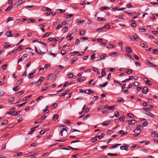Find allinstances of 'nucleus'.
<instances>
[{
  "label": "nucleus",
  "mask_w": 158,
  "mask_h": 158,
  "mask_svg": "<svg viewBox=\"0 0 158 158\" xmlns=\"http://www.w3.org/2000/svg\"><path fill=\"white\" fill-rule=\"evenodd\" d=\"M145 82L146 83V84L147 85H150L152 84V82L151 81L149 80H147L146 81H145Z\"/></svg>",
  "instance_id": "24"
},
{
  "label": "nucleus",
  "mask_w": 158,
  "mask_h": 158,
  "mask_svg": "<svg viewBox=\"0 0 158 158\" xmlns=\"http://www.w3.org/2000/svg\"><path fill=\"white\" fill-rule=\"evenodd\" d=\"M105 70L106 69H102L101 74L103 76H105L106 74V73L105 72Z\"/></svg>",
  "instance_id": "29"
},
{
  "label": "nucleus",
  "mask_w": 158,
  "mask_h": 158,
  "mask_svg": "<svg viewBox=\"0 0 158 158\" xmlns=\"http://www.w3.org/2000/svg\"><path fill=\"white\" fill-rule=\"evenodd\" d=\"M12 33V31H9L8 32H7L6 34V35H7L8 37H12L13 36V35L11 34Z\"/></svg>",
  "instance_id": "12"
},
{
  "label": "nucleus",
  "mask_w": 158,
  "mask_h": 158,
  "mask_svg": "<svg viewBox=\"0 0 158 158\" xmlns=\"http://www.w3.org/2000/svg\"><path fill=\"white\" fill-rule=\"evenodd\" d=\"M125 116H123L122 117H119V119L120 121H124L125 120Z\"/></svg>",
  "instance_id": "43"
},
{
  "label": "nucleus",
  "mask_w": 158,
  "mask_h": 158,
  "mask_svg": "<svg viewBox=\"0 0 158 158\" xmlns=\"http://www.w3.org/2000/svg\"><path fill=\"white\" fill-rule=\"evenodd\" d=\"M66 53V51L65 50L63 49L61 50V54L62 55H64Z\"/></svg>",
  "instance_id": "49"
},
{
  "label": "nucleus",
  "mask_w": 158,
  "mask_h": 158,
  "mask_svg": "<svg viewBox=\"0 0 158 158\" xmlns=\"http://www.w3.org/2000/svg\"><path fill=\"white\" fill-rule=\"evenodd\" d=\"M34 131V130L31 129V130L29 131H28V135H29L31 134Z\"/></svg>",
  "instance_id": "56"
},
{
  "label": "nucleus",
  "mask_w": 158,
  "mask_h": 158,
  "mask_svg": "<svg viewBox=\"0 0 158 158\" xmlns=\"http://www.w3.org/2000/svg\"><path fill=\"white\" fill-rule=\"evenodd\" d=\"M143 126L141 124L139 125L138 127H137L136 128L134 129L133 130V132L135 133H136V131H139L140 130V128L141 127L143 128Z\"/></svg>",
  "instance_id": "7"
},
{
  "label": "nucleus",
  "mask_w": 158,
  "mask_h": 158,
  "mask_svg": "<svg viewBox=\"0 0 158 158\" xmlns=\"http://www.w3.org/2000/svg\"><path fill=\"white\" fill-rule=\"evenodd\" d=\"M139 85V83L136 81H135L133 84V85L135 86H138Z\"/></svg>",
  "instance_id": "47"
},
{
  "label": "nucleus",
  "mask_w": 158,
  "mask_h": 158,
  "mask_svg": "<svg viewBox=\"0 0 158 158\" xmlns=\"http://www.w3.org/2000/svg\"><path fill=\"white\" fill-rule=\"evenodd\" d=\"M23 80V79L22 78H21L17 82L16 84L19 85L20 84L22 83Z\"/></svg>",
  "instance_id": "42"
},
{
  "label": "nucleus",
  "mask_w": 158,
  "mask_h": 158,
  "mask_svg": "<svg viewBox=\"0 0 158 158\" xmlns=\"http://www.w3.org/2000/svg\"><path fill=\"white\" fill-rule=\"evenodd\" d=\"M127 116L131 118H133L134 117V115L131 113H129L127 114Z\"/></svg>",
  "instance_id": "33"
},
{
  "label": "nucleus",
  "mask_w": 158,
  "mask_h": 158,
  "mask_svg": "<svg viewBox=\"0 0 158 158\" xmlns=\"http://www.w3.org/2000/svg\"><path fill=\"white\" fill-rule=\"evenodd\" d=\"M51 34V32H47L44 34L42 37V38H44L47 37L49 36L50 34Z\"/></svg>",
  "instance_id": "18"
},
{
  "label": "nucleus",
  "mask_w": 158,
  "mask_h": 158,
  "mask_svg": "<svg viewBox=\"0 0 158 158\" xmlns=\"http://www.w3.org/2000/svg\"><path fill=\"white\" fill-rule=\"evenodd\" d=\"M73 34V33H72L71 34H69V35L66 36V38L68 39L67 40L68 41L71 40L73 39V37L71 36Z\"/></svg>",
  "instance_id": "10"
},
{
  "label": "nucleus",
  "mask_w": 158,
  "mask_h": 158,
  "mask_svg": "<svg viewBox=\"0 0 158 158\" xmlns=\"http://www.w3.org/2000/svg\"><path fill=\"white\" fill-rule=\"evenodd\" d=\"M7 64H5L2 66V69L3 70L6 69L7 68Z\"/></svg>",
  "instance_id": "55"
},
{
  "label": "nucleus",
  "mask_w": 158,
  "mask_h": 158,
  "mask_svg": "<svg viewBox=\"0 0 158 158\" xmlns=\"http://www.w3.org/2000/svg\"><path fill=\"white\" fill-rule=\"evenodd\" d=\"M76 52H76V54H77V55L78 56H82L83 55L84 53V52H81V53H80L79 52L76 51Z\"/></svg>",
  "instance_id": "28"
},
{
  "label": "nucleus",
  "mask_w": 158,
  "mask_h": 158,
  "mask_svg": "<svg viewBox=\"0 0 158 158\" xmlns=\"http://www.w3.org/2000/svg\"><path fill=\"white\" fill-rule=\"evenodd\" d=\"M43 112L44 113L46 112V113H47L49 112V110L48 109L46 108L45 109H44L43 110Z\"/></svg>",
  "instance_id": "60"
},
{
  "label": "nucleus",
  "mask_w": 158,
  "mask_h": 158,
  "mask_svg": "<svg viewBox=\"0 0 158 158\" xmlns=\"http://www.w3.org/2000/svg\"><path fill=\"white\" fill-rule=\"evenodd\" d=\"M63 26V25L61 24H59L57 26L56 28V30H57L59 29L60 28H61Z\"/></svg>",
  "instance_id": "46"
},
{
  "label": "nucleus",
  "mask_w": 158,
  "mask_h": 158,
  "mask_svg": "<svg viewBox=\"0 0 158 158\" xmlns=\"http://www.w3.org/2000/svg\"><path fill=\"white\" fill-rule=\"evenodd\" d=\"M77 58L76 57H74L73 60H72L71 62V64H73L77 60Z\"/></svg>",
  "instance_id": "48"
},
{
  "label": "nucleus",
  "mask_w": 158,
  "mask_h": 158,
  "mask_svg": "<svg viewBox=\"0 0 158 158\" xmlns=\"http://www.w3.org/2000/svg\"><path fill=\"white\" fill-rule=\"evenodd\" d=\"M114 115L115 116L117 117H118V116L119 115V113L118 111L115 112L114 113Z\"/></svg>",
  "instance_id": "58"
},
{
  "label": "nucleus",
  "mask_w": 158,
  "mask_h": 158,
  "mask_svg": "<svg viewBox=\"0 0 158 158\" xmlns=\"http://www.w3.org/2000/svg\"><path fill=\"white\" fill-rule=\"evenodd\" d=\"M129 125H134L136 122V121L134 119H131V120H127V121Z\"/></svg>",
  "instance_id": "4"
},
{
  "label": "nucleus",
  "mask_w": 158,
  "mask_h": 158,
  "mask_svg": "<svg viewBox=\"0 0 158 158\" xmlns=\"http://www.w3.org/2000/svg\"><path fill=\"white\" fill-rule=\"evenodd\" d=\"M108 84V83L107 81H106L102 85H101V84H100L99 85L101 87H104L106 86Z\"/></svg>",
  "instance_id": "35"
},
{
  "label": "nucleus",
  "mask_w": 158,
  "mask_h": 158,
  "mask_svg": "<svg viewBox=\"0 0 158 158\" xmlns=\"http://www.w3.org/2000/svg\"><path fill=\"white\" fill-rule=\"evenodd\" d=\"M100 10L102 11H103L104 10H109L110 8V7L107 6H102L100 8Z\"/></svg>",
  "instance_id": "15"
},
{
  "label": "nucleus",
  "mask_w": 158,
  "mask_h": 158,
  "mask_svg": "<svg viewBox=\"0 0 158 158\" xmlns=\"http://www.w3.org/2000/svg\"><path fill=\"white\" fill-rule=\"evenodd\" d=\"M19 88V87L18 86H16L15 87H13V90L15 91H18Z\"/></svg>",
  "instance_id": "41"
},
{
  "label": "nucleus",
  "mask_w": 158,
  "mask_h": 158,
  "mask_svg": "<svg viewBox=\"0 0 158 158\" xmlns=\"http://www.w3.org/2000/svg\"><path fill=\"white\" fill-rule=\"evenodd\" d=\"M107 155L108 156H117L118 154L117 153H108L107 154Z\"/></svg>",
  "instance_id": "37"
},
{
  "label": "nucleus",
  "mask_w": 158,
  "mask_h": 158,
  "mask_svg": "<svg viewBox=\"0 0 158 158\" xmlns=\"http://www.w3.org/2000/svg\"><path fill=\"white\" fill-rule=\"evenodd\" d=\"M110 121H105L102 123V125L103 126H106L110 124Z\"/></svg>",
  "instance_id": "14"
},
{
  "label": "nucleus",
  "mask_w": 158,
  "mask_h": 158,
  "mask_svg": "<svg viewBox=\"0 0 158 158\" xmlns=\"http://www.w3.org/2000/svg\"><path fill=\"white\" fill-rule=\"evenodd\" d=\"M29 154L31 156H36V153L33 152H31Z\"/></svg>",
  "instance_id": "54"
},
{
  "label": "nucleus",
  "mask_w": 158,
  "mask_h": 158,
  "mask_svg": "<svg viewBox=\"0 0 158 158\" xmlns=\"http://www.w3.org/2000/svg\"><path fill=\"white\" fill-rule=\"evenodd\" d=\"M27 103V102H24L22 104H19V105H18L17 106V107L18 108H19L20 107L23 106V105H25L26 103Z\"/></svg>",
  "instance_id": "50"
},
{
  "label": "nucleus",
  "mask_w": 158,
  "mask_h": 158,
  "mask_svg": "<svg viewBox=\"0 0 158 158\" xmlns=\"http://www.w3.org/2000/svg\"><path fill=\"white\" fill-rule=\"evenodd\" d=\"M141 131V130H139V131L138 132H137V133H135V134H133V136L134 137H136L138 135H139L140 134V132Z\"/></svg>",
  "instance_id": "39"
},
{
  "label": "nucleus",
  "mask_w": 158,
  "mask_h": 158,
  "mask_svg": "<svg viewBox=\"0 0 158 158\" xmlns=\"http://www.w3.org/2000/svg\"><path fill=\"white\" fill-rule=\"evenodd\" d=\"M123 132L124 131L123 130H120L118 132V134H122L121 135V136L126 135L127 133V132Z\"/></svg>",
  "instance_id": "20"
},
{
  "label": "nucleus",
  "mask_w": 158,
  "mask_h": 158,
  "mask_svg": "<svg viewBox=\"0 0 158 158\" xmlns=\"http://www.w3.org/2000/svg\"><path fill=\"white\" fill-rule=\"evenodd\" d=\"M130 38L132 41H137V39H138V37L136 35H131Z\"/></svg>",
  "instance_id": "1"
},
{
  "label": "nucleus",
  "mask_w": 158,
  "mask_h": 158,
  "mask_svg": "<svg viewBox=\"0 0 158 158\" xmlns=\"http://www.w3.org/2000/svg\"><path fill=\"white\" fill-rule=\"evenodd\" d=\"M132 72V70L130 69H126L125 71V72L128 74H130Z\"/></svg>",
  "instance_id": "17"
},
{
  "label": "nucleus",
  "mask_w": 158,
  "mask_h": 158,
  "mask_svg": "<svg viewBox=\"0 0 158 158\" xmlns=\"http://www.w3.org/2000/svg\"><path fill=\"white\" fill-rule=\"evenodd\" d=\"M124 12L125 13L128 14L131 16H133V14L132 13L128 12H127V11H124Z\"/></svg>",
  "instance_id": "53"
},
{
  "label": "nucleus",
  "mask_w": 158,
  "mask_h": 158,
  "mask_svg": "<svg viewBox=\"0 0 158 158\" xmlns=\"http://www.w3.org/2000/svg\"><path fill=\"white\" fill-rule=\"evenodd\" d=\"M8 122V120H4L1 122L2 125H4L6 124Z\"/></svg>",
  "instance_id": "22"
},
{
  "label": "nucleus",
  "mask_w": 158,
  "mask_h": 158,
  "mask_svg": "<svg viewBox=\"0 0 158 158\" xmlns=\"http://www.w3.org/2000/svg\"><path fill=\"white\" fill-rule=\"evenodd\" d=\"M16 154L17 156H19L22 155V152H16Z\"/></svg>",
  "instance_id": "61"
},
{
  "label": "nucleus",
  "mask_w": 158,
  "mask_h": 158,
  "mask_svg": "<svg viewBox=\"0 0 158 158\" xmlns=\"http://www.w3.org/2000/svg\"><path fill=\"white\" fill-rule=\"evenodd\" d=\"M12 8H13L12 5H10V6H8L7 8H6L5 9V11H7L8 10L9 11Z\"/></svg>",
  "instance_id": "34"
},
{
  "label": "nucleus",
  "mask_w": 158,
  "mask_h": 158,
  "mask_svg": "<svg viewBox=\"0 0 158 158\" xmlns=\"http://www.w3.org/2000/svg\"><path fill=\"white\" fill-rule=\"evenodd\" d=\"M35 71H34L33 73H31L29 74L28 77L29 79H31L33 77V74L35 73Z\"/></svg>",
  "instance_id": "25"
},
{
  "label": "nucleus",
  "mask_w": 158,
  "mask_h": 158,
  "mask_svg": "<svg viewBox=\"0 0 158 158\" xmlns=\"http://www.w3.org/2000/svg\"><path fill=\"white\" fill-rule=\"evenodd\" d=\"M32 96V95H30L28 96H26L24 98H23L22 99V101L23 102H24L25 101H27V99H29L30 97H31Z\"/></svg>",
  "instance_id": "16"
},
{
  "label": "nucleus",
  "mask_w": 158,
  "mask_h": 158,
  "mask_svg": "<svg viewBox=\"0 0 158 158\" xmlns=\"http://www.w3.org/2000/svg\"><path fill=\"white\" fill-rule=\"evenodd\" d=\"M85 93L89 94H92L94 93V91L91 89H87L85 91Z\"/></svg>",
  "instance_id": "9"
},
{
  "label": "nucleus",
  "mask_w": 158,
  "mask_h": 158,
  "mask_svg": "<svg viewBox=\"0 0 158 158\" xmlns=\"http://www.w3.org/2000/svg\"><path fill=\"white\" fill-rule=\"evenodd\" d=\"M58 115L57 114H55L52 117V120L53 121H56L58 118Z\"/></svg>",
  "instance_id": "19"
},
{
  "label": "nucleus",
  "mask_w": 158,
  "mask_h": 158,
  "mask_svg": "<svg viewBox=\"0 0 158 158\" xmlns=\"http://www.w3.org/2000/svg\"><path fill=\"white\" fill-rule=\"evenodd\" d=\"M97 140H97V138H96V137L95 136L94 137L91 139V141L92 142H94L95 141H97Z\"/></svg>",
  "instance_id": "36"
},
{
  "label": "nucleus",
  "mask_w": 158,
  "mask_h": 158,
  "mask_svg": "<svg viewBox=\"0 0 158 158\" xmlns=\"http://www.w3.org/2000/svg\"><path fill=\"white\" fill-rule=\"evenodd\" d=\"M86 80H84V81H85ZM77 81L78 82H82L83 81H84L82 77H80L79 78H78L77 80Z\"/></svg>",
  "instance_id": "31"
},
{
  "label": "nucleus",
  "mask_w": 158,
  "mask_h": 158,
  "mask_svg": "<svg viewBox=\"0 0 158 158\" xmlns=\"http://www.w3.org/2000/svg\"><path fill=\"white\" fill-rule=\"evenodd\" d=\"M42 10L43 11H51V9L47 7H43L42 8Z\"/></svg>",
  "instance_id": "23"
},
{
  "label": "nucleus",
  "mask_w": 158,
  "mask_h": 158,
  "mask_svg": "<svg viewBox=\"0 0 158 158\" xmlns=\"http://www.w3.org/2000/svg\"><path fill=\"white\" fill-rule=\"evenodd\" d=\"M24 92H25L23 90L21 91H19V92H17V93H16L15 94H16V95L17 97H19L21 95H22V94H24Z\"/></svg>",
  "instance_id": "11"
},
{
  "label": "nucleus",
  "mask_w": 158,
  "mask_h": 158,
  "mask_svg": "<svg viewBox=\"0 0 158 158\" xmlns=\"http://www.w3.org/2000/svg\"><path fill=\"white\" fill-rule=\"evenodd\" d=\"M148 92V89L147 87H144L142 90L143 94H146Z\"/></svg>",
  "instance_id": "6"
},
{
  "label": "nucleus",
  "mask_w": 158,
  "mask_h": 158,
  "mask_svg": "<svg viewBox=\"0 0 158 158\" xmlns=\"http://www.w3.org/2000/svg\"><path fill=\"white\" fill-rule=\"evenodd\" d=\"M64 127V128H62V129L63 130H64L65 131H67V129H68L69 128L68 127H67L65 125L61 126L60 127Z\"/></svg>",
  "instance_id": "51"
},
{
  "label": "nucleus",
  "mask_w": 158,
  "mask_h": 158,
  "mask_svg": "<svg viewBox=\"0 0 158 158\" xmlns=\"http://www.w3.org/2000/svg\"><path fill=\"white\" fill-rule=\"evenodd\" d=\"M131 26L132 27H134L136 26V24L135 22H134L131 24Z\"/></svg>",
  "instance_id": "62"
},
{
  "label": "nucleus",
  "mask_w": 158,
  "mask_h": 158,
  "mask_svg": "<svg viewBox=\"0 0 158 158\" xmlns=\"http://www.w3.org/2000/svg\"><path fill=\"white\" fill-rule=\"evenodd\" d=\"M13 19H14V18L12 17H9L7 19V20H6V23H8L9 21H11L13 20Z\"/></svg>",
  "instance_id": "40"
},
{
  "label": "nucleus",
  "mask_w": 158,
  "mask_h": 158,
  "mask_svg": "<svg viewBox=\"0 0 158 158\" xmlns=\"http://www.w3.org/2000/svg\"><path fill=\"white\" fill-rule=\"evenodd\" d=\"M97 20L98 21H106V19L103 17H98L97 18Z\"/></svg>",
  "instance_id": "30"
},
{
  "label": "nucleus",
  "mask_w": 158,
  "mask_h": 158,
  "mask_svg": "<svg viewBox=\"0 0 158 158\" xmlns=\"http://www.w3.org/2000/svg\"><path fill=\"white\" fill-rule=\"evenodd\" d=\"M125 102V100L123 99L121 97L119 98V100L118 101V102Z\"/></svg>",
  "instance_id": "32"
},
{
  "label": "nucleus",
  "mask_w": 158,
  "mask_h": 158,
  "mask_svg": "<svg viewBox=\"0 0 158 158\" xmlns=\"http://www.w3.org/2000/svg\"><path fill=\"white\" fill-rule=\"evenodd\" d=\"M126 51L128 54L132 52L131 48L130 47H127L126 49Z\"/></svg>",
  "instance_id": "13"
},
{
  "label": "nucleus",
  "mask_w": 158,
  "mask_h": 158,
  "mask_svg": "<svg viewBox=\"0 0 158 158\" xmlns=\"http://www.w3.org/2000/svg\"><path fill=\"white\" fill-rule=\"evenodd\" d=\"M104 108H106L109 110H112L111 106H109L108 105L104 106Z\"/></svg>",
  "instance_id": "27"
},
{
  "label": "nucleus",
  "mask_w": 158,
  "mask_h": 158,
  "mask_svg": "<svg viewBox=\"0 0 158 158\" xmlns=\"http://www.w3.org/2000/svg\"><path fill=\"white\" fill-rule=\"evenodd\" d=\"M151 134L152 135V136L154 138L156 137V136H157V133L155 131H154L151 132Z\"/></svg>",
  "instance_id": "21"
},
{
  "label": "nucleus",
  "mask_w": 158,
  "mask_h": 158,
  "mask_svg": "<svg viewBox=\"0 0 158 158\" xmlns=\"http://www.w3.org/2000/svg\"><path fill=\"white\" fill-rule=\"evenodd\" d=\"M50 66V64H47L45 65L44 68L45 69H47Z\"/></svg>",
  "instance_id": "63"
},
{
  "label": "nucleus",
  "mask_w": 158,
  "mask_h": 158,
  "mask_svg": "<svg viewBox=\"0 0 158 158\" xmlns=\"http://www.w3.org/2000/svg\"><path fill=\"white\" fill-rule=\"evenodd\" d=\"M114 45L109 44L108 45V46H107L106 47L108 49H109L111 47H112V48H114Z\"/></svg>",
  "instance_id": "44"
},
{
  "label": "nucleus",
  "mask_w": 158,
  "mask_h": 158,
  "mask_svg": "<svg viewBox=\"0 0 158 158\" xmlns=\"http://www.w3.org/2000/svg\"><path fill=\"white\" fill-rule=\"evenodd\" d=\"M14 97H12L10 98V99L8 100V102L10 103H11L14 101Z\"/></svg>",
  "instance_id": "38"
},
{
  "label": "nucleus",
  "mask_w": 158,
  "mask_h": 158,
  "mask_svg": "<svg viewBox=\"0 0 158 158\" xmlns=\"http://www.w3.org/2000/svg\"><path fill=\"white\" fill-rule=\"evenodd\" d=\"M152 33L155 35L158 34V31H152Z\"/></svg>",
  "instance_id": "64"
},
{
  "label": "nucleus",
  "mask_w": 158,
  "mask_h": 158,
  "mask_svg": "<svg viewBox=\"0 0 158 158\" xmlns=\"http://www.w3.org/2000/svg\"><path fill=\"white\" fill-rule=\"evenodd\" d=\"M153 53L155 54H156L158 53V50L157 49H154L152 50Z\"/></svg>",
  "instance_id": "45"
},
{
  "label": "nucleus",
  "mask_w": 158,
  "mask_h": 158,
  "mask_svg": "<svg viewBox=\"0 0 158 158\" xmlns=\"http://www.w3.org/2000/svg\"><path fill=\"white\" fill-rule=\"evenodd\" d=\"M89 116H90L89 114H87L86 116H85L83 118V120H86L89 117Z\"/></svg>",
  "instance_id": "59"
},
{
  "label": "nucleus",
  "mask_w": 158,
  "mask_h": 158,
  "mask_svg": "<svg viewBox=\"0 0 158 158\" xmlns=\"http://www.w3.org/2000/svg\"><path fill=\"white\" fill-rule=\"evenodd\" d=\"M145 113L146 115L150 117L151 118H154V115L153 114H152V113L150 112H149L148 111H145Z\"/></svg>",
  "instance_id": "5"
},
{
  "label": "nucleus",
  "mask_w": 158,
  "mask_h": 158,
  "mask_svg": "<svg viewBox=\"0 0 158 158\" xmlns=\"http://www.w3.org/2000/svg\"><path fill=\"white\" fill-rule=\"evenodd\" d=\"M25 0H20L18 2H17L14 4V6H16L17 7L19 5L21 4L22 3L24 2Z\"/></svg>",
  "instance_id": "3"
},
{
  "label": "nucleus",
  "mask_w": 158,
  "mask_h": 158,
  "mask_svg": "<svg viewBox=\"0 0 158 158\" xmlns=\"http://www.w3.org/2000/svg\"><path fill=\"white\" fill-rule=\"evenodd\" d=\"M110 26L109 24L106 25L104 26L103 27L98 28L97 31H98L99 30H102L105 29H110Z\"/></svg>",
  "instance_id": "2"
},
{
  "label": "nucleus",
  "mask_w": 158,
  "mask_h": 158,
  "mask_svg": "<svg viewBox=\"0 0 158 158\" xmlns=\"http://www.w3.org/2000/svg\"><path fill=\"white\" fill-rule=\"evenodd\" d=\"M68 28L67 26H65L62 29V31H63L64 33L67 32L68 31Z\"/></svg>",
  "instance_id": "26"
},
{
  "label": "nucleus",
  "mask_w": 158,
  "mask_h": 158,
  "mask_svg": "<svg viewBox=\"0 0 158 158\" xmlns=\"http://www.w3.org/2000/svg\"><path fill=\"white\" fill-rule=\"evenodd\" d=\"M96 136L97 138H98L99 139H100L104 136V135H96Z\"/></svg>",
  "instance_id": "57"
},
{
  "label": "nucleus",
  "mask_w": 158,
  "mask_h": 158,
  "mask_svg": "<svg viewBox=\"0 0 158 158\" xmlns=\"http://www.w3.org/2000/svg\"><path fill=\"white\" fill-rule=\"evenodd\" d=\"M15 110V108L14 107L11 108L10 109V111L7 112L6 113L8 114L9 115L12 114L14 112V111Z\"/></svg>",
  "instance_id": "8"
},
{
  "label": "nucleus",
  "mask_w": 158,
  "mask_h": 158,
  "mask_svg": "<svg viewBox=\"0 0 158 158\" xmlns=\"http://www.w3.org/2000/svg\"><path fill=\"white\" fill-rule=\"evenodd\" d=\"M21 112V110H19L17 112H16L13 115V116H16L18 115V114H19Z\"/></svg>",
  "instance_id": "52"
}]
</instances>
